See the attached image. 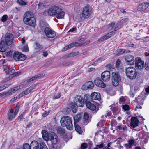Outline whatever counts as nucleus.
<instances>
[{
    "instance_id": "nucleus-1",
    "label": "nucleus",
    "mask_w": 149,
    "mask_h": 149,
    "mask_svg": "<svg viewBox=\"0 0 149 149\" xmlns=\"http://www.w3.org/2000/svg\"><path fill=\"white\" fill-rule=\"evenodd\" d=\"M23 21L26 24L34 27L36 24V19L34 15L31 12H26L24 14Z\"/></svg>"
},
{
    "instance_id": "nucleus-2",
    "label": "nucleus",
    "mask_w": 149,
    "mask_h": 149,
    "mask_svg": "<svg viewBox=\"0 0 149 149\" xmlns=\"http://www.w3.org/2000/svg\"><path fill=\"white\" fill-rule=\"evenodd\" d=\"M60 123L61 125L64 127H66L69 130L73 129V125L72 118L67 116H64L61 119Z\"/></svg>"
},
{
    "instance_id": "nucleus-3",
    "label": "nucleus",
    "mask_w": 149,
    "mask_h": 149,
    "mask_svg": "<svg viewBox=\"0 0 149 149\" xmlns=\"http://www.w3.org/2000/svg\"><path fill=\"white\" fill-rule=\"evenodd\" d=\"M31 149H48L45 144L43 142H38L36 141H32L30 143Z\"/></svg>"
},
{
    "instance_id": "nucleus-4",
    "label": "nucleus",
    "mask_w": 149,
    "mask_h": 149,
    "mask_svg": "<svg viewBox=\"0 0 149 149\" xmlns=\"http://www.w3.org/2000/svg\"><path fill=\"white\" fill-rule=\"evenodd\" d=\"M126 76L130 79H134L137 75V72L134 68L130 67L127 68L125 70Z\"/></svg>"
},
{
    "instance_id": "nucleus-5",
    "label": "nucleus",
    "mask_w": 149,
    "mask_h": 149,
    "mask_svg": "<svg viewBox=\"0 0 149 149\" xmlns=\"http://www.w3.org/2000/svg\"><path fill=\"white\" fill-rule=\"evenodd\" d=\"M121 80V77L118 72H113L112 73V83L114 86H117Z\"/></svg>"
},
{
    "instance_id": "nucleus-6",
    "label": "nucleus",
    "mask_w": 149,
    "mask_h": 149,
    "mask_svg": "<svg viewBox=\"0 0 149 149\" xmlns=\"http://www.w3.org/2000/svg\"><path fill=\"white\" fill-rule=\"evenodd\" d=\"M13 57L15 60L19 61H24L26 58V56L17 52L14 53Z\"/></svg>"
},
{
    "instance_id": "nucleus-7",
    "label": "nucleus",
    "mask_w": 149,
    "mask_h": 149,
    "mask_svg": "<svg viewBox=\"0 0 149 149\" xmlns=\"http://www.w3.org/2000/svg\"><path fill=\"white\" fill-rule=\"evenodd\" d=\"M91 13V11L88 6H86L83 8L82 12V15L84 19H87L89 18Z\"/></svg>"
},
{
    "instance_id": "nucleus-8",
    "label": "nucleus",
    "mask_w": 149,
    "mask_h": 149,
    "mask_svg": "<svg viewBox=\"0 0 149 149\" xmlns=\"http://www.w3.org/2000/svg\"><path fill=\"white\" fill-rule=\"evenodd\" d=\"M90 97L91 99L99 100L101 99L100 94L98 93L94 92L91 93L90 95H86L84 99L88 100L89 97Z\"/></svg>"
},
{
    "instance_id": "nucleus-9",
    "label": "nucleus",
    "mask_w": 149,
    "mask_h": 149,
    "mask_svg": "<svg viewBox=\"0 0 149 149\" xmlns=\"http://www.w3.org/2000/svg\"><path fill=\"white\" fill-rule=\"evenodd\" d=\"M44 31L46 36L49 38H53L56 35V33L54 31L48 27L45 28Z\"/></svg>"
},
{
    "instance_id": "nucleus-10",
    "label": "nucleus",
    "mask_w": 149,
    "mask_h": 149,
    "mask_svg": "<svg viewBox=\"0 0 149 149\" xmlns=\"http://www.w3.org/2000/svg\"><path fill=\"white\" fill-rule=\"evenodd\" d=\"M74 104L77 107H83L84 105V100L80 95H77L74 101Z\"/></svg>"
},
{
    "instance_id": "nucleus-11",
    "label": "nucleus",
    "mask_w": 149,
    "mask_h": 149,
    "mask_svg": "<svg viewBox=\"0 0 149 149\" xmlns=\"http://www.w3.org/2000/svg\"><path fill=\"white\" fill-rule=\"evenodd\" d=\"M134 62L136 68L140 70L143 68L144 66V62L140 58H136Z\"/></svg>"
},
{
    "instance_id": "nucleus-12",
    "label": "nucleus",
    "mask_w": 149,
    "mask_h": 149,
    "mask_svg": "<svg viewBox=\"0 0 149 149\" xmlns=\"http://www.w3.org/2000/svg\"><path fill=\"white\" fill-rule=\"evenodd\" d=\"M125 60L126 63L129 65H132L134 64L135 59L133 56L129 55L125 56Z\"/></svg>"
},
{
    "instance_id": "nucleus-13",
    "label": "nucleus",
    "mask_w": 149,
    "mask_h": 149,
    "mask_svg": "<svg viewBox=\"0 0 149 149\" xmlns=\"http://www.w3.org/2000/svg\"><path fill=\"white\" fill-rule=\"evenodd\" d=\"M85 39L84 38L80 39L79 40V42H73L70 44L69 45L66 46L65 47V48H64V50H66L72 47H74L82 46V44L79 43V42L81 40L83 41Z\"/></svg>"
},
{
    "instance_id": "nucleus-14",
    "label": "nucleus",
    "mask_w": 149,
    "mask_h": 149,
    "mask_svg": "<svg viewBox=\"0 0 149 149\" xmlns=\"http://www.w3.org/2000/svg\"><path fill=\"white\" fill-rule=\"evenodd\" d=\"M49 139L53 145L56 144L59 141L57 136L53 132H52L50 133V135Z\"/></svg>"
},
{
    "instance_id": "nucleus-15",
    "label": "nucleus",
    "mask_w": 149,
    "mask_h": 149,
    "mask_svg": "<svg viewBox=\"0 0 149 149\" xmlns=\"http://www.w3.org/2000/svg\"><path fill=\"white\" fill-rule=\"evenodd\" d=\"M13 40V35L10 33L6 34L5 38V43L7 45H11Z\"/></svg>"
},
{
    "instance_id": "nucleus-16",
    "label": "nucleus",
    "mask_w": 149,
    "mask_h": 149,
    "mask_svg": "<svg viewBox=\"0 0 149 149\" xmlns=\"http://www.w3.org/2000/svg\"><path fill=\"white\" fill-rule=\"evenodd\" d=\"M59 7L57 6H53L50 8L47 11H45V13L47 12L48 15H55Z\"/></svg>"
},
{
    "instance_id": "nucleus-17",
    "label": "nucleus",
    "mask_w": 149,
    "mask_h": 149,
    "mask_svg": "<svg viewBox=\"0 0 149 149\" xmlns=\"http://www.w3.org/2000/svg\"><path fill=\"white\" fill-rule=\"evenodd\" d=\"M119 22H118L116 24L117 26L115 28L114 31H112L106 35L108 39L114 35L116 33V31L118 30L123 26V25L122 24H121L120 25H119Z\"/></svg>"
},
{
    "instance_id": "nucleus-18",
    "label": "nucleus",
    "mask_w": 149,
    "mask_h": 149,
    "mask_svg": "<svg viewBox=\"0 0 149 149\" xmlns=\"http://www.w3.org/2000/svg\"><path fill=\"white\" fill-rule=\"evenodd\" d=\"M110 72L109 71H105L101 74L102 79L104 81H108L110 79Z\"/></svg>"
},
{
    "instance_id": "nucleus-19",
    "label": "nucleus",
    "mask_w": 149,
    "mask_h": 149,
    "mask_svg": "<svg viewBox=\"0 0 149 149\" xmlns=\"http://www.w3.org/2000/svg\"><path fill=\"white\" fill-rule=\"evenodd\" d=\"M86 104L87 107L92 111H95L97 112L98 110L95 105L89 101H86Z\"/></svg>"
},
{
    "instance_id": "nucleus-20",
    "label": "nucleus",
    "mask_w": 149,
    "mask_h": 149,
    "mask_svg": "<svg viewBox=\"0 0 149 149\" xmlns=\"http://www.w3.org/2000/svg\"><path fill=\"white\" fill-rule=\"evenodd\" d=\"M94 87V84L92 81H88L82 87V89L84 90L88 89H91Z\"/></svg>"
},
{
    "instance_id": "nucleus-21",
    "label": "nucleus",
    "mask_w": 149,
    "mask_h": 149,
    "mask_svg": "<svg viewBox=\"0 0 149 149\" xmlns=\"http://www.w3.org/2000/svg\"><path fill=\"white\" fill-rule=\"evenodd\" d=\"M94 83L97 86L102 88L106 87L105 84L99 78H97L95 80Z\"/></svg>"
},
{
    "instance_id": "nucleus-22",
    "label": "nucleus",
    "mask_w": 149,
    "mask_h": 149,
    "mask_svg": "<svg viewBox=\"0 0 149 149\" xmlns=\"http://www.w3.org/2000/svg\"><path fill=\"white\" fill-rule=\"evenodd\" d=\"M149 6V3L145 2L139 4L137 8V10L140 11H143L146 9Z\"/></svg>"
},
{
    "instance_id": "nucleus-23",
    "label": "nucleus",
    "mask_w": 149,
    "mask_h": 149,
    "mask_svg": "<svg viewBox=\"0 0 149 149\" xmlns=\"http://www.w3.org/2000/svg\"><path fill=\"white\" fill-rule=\"evenodd\" d=\"M139 120L136 117H132L131 119L130 125L132 127L135 128L138 126Z\"/></svg>"
},
{
    "instance_id": "nucleus-24",
    "label": "nucleus",
    "mask_w": 149,
    "mask_h": 149,
    "mask_svg": "<svg viewBox=\"0 0 149 149\" xmlns=\"http://www.w3.org/2000/svg\"><path fill=\"white\" fill-rule=\"evenodd\" d=\"M65 15V13L60 8H59L56 13L55 16L58 19H62L64 17Z\"/></svg>"
},
{
    "instance_id": "nucleus-25",
    "label": "nucleus",
    "mask_w": 149,
    "mask_h": 149,
    "mask_svg": "<svg viewBox=\"0 0 149 149\" xmlns=\"http://www.w3.org/2000/svg\"><path fill=\"white\" fill-rule=\"evenodd\" d=\"M33 87H30L19 95V97H21L24 95L28 94L33 89Z\"/></svg>"
},
{
    "instance_id": "nucleus-26",
    "label": "nucleus",
    "mask_w": 149,
    "mask_h": 149,
    "mask_svg": "<svg viewBox=\"0 0 149 149\" xmlns=\"http://www.w3.org/2000/svg\"><path fill=\"white\" fill-rule=\"evenodd\" d=\"M7 116L8 119L11 121L15 118V116L14 114L13 111L10 109L8 111Z\"/></svg>"
},
{
    "instance_id": "nucleus-27",
    "label": "nucleus",
    "mask_w": 149,
    "mask_h": 149,
    "mask_svg": "<svg viewBox=\"0 0 149 149\" xmlns=\"http://www.w3.org/2000/svg\"><path fill=\"white\" fill-rule=\"evenodd\" d=\"M7 45L4 42V41L2 40L0 43V51L1 52H4L7 49Z\"/></svg>"
},
{
    "instance_id": "nucleus-28",
    "label": "nucleus",
    "mask_w": 149,
    "mask_h": 149,
    "mask_svg": "<svg viewBox=\"0 0 149 149\" xmlns=\"http://www.w3.org/2000/svg\"><path fill=\"white\" fill-rule=\"evenodd\" d=\"M41 133L43 139L46 141L49 140V137L48 133L45 130H43L42 131Z\"/></svg>"
},
{
    "instance_id": "nucleus-29",
    "label": "nucleus",
    "mask_w": 149,
    "mask_h": 149,
    "mask_svg": "<svg viewBox=\"0 0 149 149\" xmlns=\"http://www.w3.org/2000/svg\"><path fill=\"white\" fill-rule=\"evenodd\" d=\"M144 100L141 96H139L135 100V102L138 105H142L143 103Z\"/></svg>"
},
{
    "instance_id": "nucleus-30",
    "label": "nucleus",
    "mask_w": 149,
    "mask_h": 149,
    "mask_svg": "<svg viewBox=\"0 0 149 149\" xmlns=\"http://www.w3.org/2000/svg\"><path fill=\"white\" fill-rule=\"evenodd\" d=\"M82 117V115L81 114L77 115L74 117V123H77L81 119Z\"/></svg>"
},
{
    "instance_id": "nucleus-31",
    "label": "nucleus",
    "mask_w": 149,
    "mask_h": 149,
    "mask_svg": "<svg viewBox=\"0 0 149 149\" xmlns=\"http://www.w3.org/2000/svg\"><path fill=\"white\" fill-rule=\"evenodd\" d=\"M75 130L80 134H81L82 132L80 127L79 126L77 123H75L74 124Z\"/></svg>"
},
{
    "instance_id": "nucleus-32",
    "label": "nucleus",
    "mask_w": 149,
    "mask_h": 149,
    "mask_svg": "<svg viewBox=\"0 0 149 149\" xmlns=\"http://www.w3.org/2000/svg\"><path fill=\"white\" fill-rule=\"evenodd\" d=\"M10 70L8 69L7 70V72H6L7 74L10 75V77H11V78H13V74L15 72V70L13 69H10Z\"/></svg>"
},
{
    "instance_id": "nucleus-33",
    "label": "nucleus",
    "mask_w": 149,
    "mask_h": 149,
    "mask_svg": "<svg viewBox=\"0 0 149 149\" xmlns=\"http://www.w3.org/2000/svg\"><path fill=\"white\" fill-rule=\"evenodd\" d=\"M35 45L36 46L35 47V49L36 52H38L42 49V47L39 44L36 43L35 44Z\"/></svg>"
},
{
    "instance_id": "nucleus-34",
    "label": "nucleus",
    "mask_w": 149,
    "mask_h": 149,
    "mask_svg": "<svg viewBox=\"0 0 149 149\" xmlns=\"http://www.w3.org/2000/svg\"><path fill=\"white\" fill-rule=\"evenodd\" d=\"M58 133L61 136L65 135V130L64 129L61 128H58L57 129Z\"/></svg>"
},
{
    "instance_id": "nucleus-35",
    "label": "nucleus",
    "mask_w": 149,
    "mask_h": 149,
    "mask_svg": "<svg viewBox=\"0 0 149 149\" xmlns=\"http://www.w3.org/2000/svg\"><path fill=\"white\" fill-rule=\"evenodd\" d=\"M127 51H126L125 50L123 49H119L116 51V52L115 53V54L116 55H120L121 54L125 53H127Z\"/></svg>"
},
{
    "instance_id": "nucleus-36",
    "label": "nucleus",
    "mask_w": 149,
    "mask_h": 149,
    "mask_svg": "<svg viewBox=\"0 0 149 149\" xmlns=\"http://www.w3.org/2000/svg\"><path fill=\"white\" fill-rule=\"evenodd\" d=\"M18 88H17V87L12 88L7 92L8 95H10L12 94V93L15 92L16 91L18 90Z\"/></svg>"
},
{
    "instance_id": "nucleus-37",
    "label": "nucleus",
    "mask_w": 149,
    "mask_h": 149,
    "mask_svg": "<svg viewBox=\"0 0 149 149\" xmlns=\"http://www.w3.org/2000/svg\"><path fill=\"white\" fill-rule=\"evenodd\" d=\"M105 146V145L102 143L99 144H98L93 149H102Z\"/></svg>"
},
{
    "instance_id": "nucleus-38",
    "label": "nucleus",
    "mask_w": 149,
    "mask_h": 149,
    "mask_svg": "<svg viewBox=\"0 0 149 149\" xmlns=\"http://www.w3.org/2000/svg\"><path fill=\"white\" fill-rule=\"evenodd\" d=\"M129 21V19L128 18H121V19L120 21H118V22H119V25H120L121 24H122L123 25V24H120V23H125L126 22Z\"/></svg>"
},
{
    "instance_id": "nucleus-39",
    "label": "nucleus",
    "mask_w": 149,
    "mask_h": 149,
    "mask_svg": "<svg viewBox=\"0 0 149 149\" xmlns=\"http://www.w3.org/2000/svg\"><path fill=\"white\" fill-rule=\"evenodd\" d=\"M89 118V115L86 113H85L84 114L83 121L84 122H87Z\"/></svg>"
},
{
    "instance_id": "nucleus-40",
    "label": "nucleus",
    "mask_w": 149,
    "mask_h": 149,
    "mask_svg": "<svg viewBox=\"0 0 149 149\" xmlns=\"http://www.w3.org/2000/svg\"><path fill=\"white\" fill-rule=\"evenodd\" d=\"M107 39H108V38L106 35L103 36L98 38V39L97 40V41L98 42H100L101 41H104L105 40H106Z\"/></svg>"
},
{
    "instance_id": "nucleus-41",
    "label": "nucleus",
    "mask_w": 149,
    "mask_h": 149,
    "mask_svg": "<svg viewBox=\"0 0 149 149\" xmlns=\"http://www.w3.org/2000/svg\"><path fill=\"white\" fill-rule=\"evenodd\" d=\"M113 114L115 115H117L119 113V111L117 107H115L113 109Z\"/></svg>"
},
{
    "instance_id": "nucleus-42",
    "label": "nucleus",
    "mask_w": 149,
    "mask_h": 149,
    "mask_svg": "<svg viewBox=\"0 0 149 149\" xmlns=\"http://www.w3.org/2000/svg\"><path fill=\"white\" fill-rule=\"evenodd\" d=\"M23 149H31L30 145L28 143H25L23 145Z\"/></svg>"
},
{
    "instance_id": "nucleus-43",
    "label": "nucleus",
    "mask_w": 149,
    "mask_h": 149,
    "mask_svg": "<svg viewBox=\"0 0 149 149\" xmlns=\"http://www.w3.org/2000/svg\"><path fill=\"white\" fill-rule=\"evenodd\" d=\"M42 75H43L42 74H39L37 75H35L32 77V78L33 79V81L36 79H40L41 77L42 76Z\"/></svg>"
},
{
    "instance_id": "nucleus-44",
    "label": "nucleus",
    "mask_w": 149,
    "mask_h": 149,
    "mask_svg": "<svg viewBox=\"0 0 149 149\" xmlns=\"http://www.w3.org/2000/svg\"><path fill=\"white\" fill-rule=\"evenodd\" d=\"M118 129L121 130H123L124 131H125L127 130V127L125 125H123L122 126H117Z\"/></svg>"
},
{
    "instance_id": "nucleus-45",
    "label": "nucleus",
    "mask_w": 149,
    "mask_h": 149,
    "mask_svg": "<svg viewBox=\"0 0 149 149\" xmlns=\"http://www.w3.org/2000/svg\"><path fill=\"white\" fill-rule=\"evenodd\" d=\"M115 24V22H113L109 24L108 28L109 29H112L114 26Z\"/></svg>"
},
{
    "instance_id": "nucleus-46",
    "label": "nucleus",
    "mask_w": 149,
    "mask_h": 149,
    "mask_svg": "<svg viewBox=\"0 0 149 149\" xmlns=\"http://www.w3.org/2000/svg\"><path fill=\"white\" fill-rule=\"evenodd\" d=\"M9 86L8 84H5L3 86L0 87V91L4 90L5 88H8Z\"/></svg>"
},
{
    "instance_id": "nucleus-47",
    "label": "nucleus",
    "mask_w": 149,
    "mask_h": 149,
    "mask_svg": "<svg viewBox=\"0 0 149 149\" xmlns=\"http://www.w3.org/2000/svg\"><path fill=\"white\" fill-rule=\"evenodd\" d=\"M8 17V16L6 15H4L2 17L1 21L3 22H5L7 20Z\"/></svg>"
},
{
    "instance_id": "nucleus-48",
    "label": "nucleus",
    "mask_w": 149,
    "mask_h": 149,
    "mask_svg": "<svg viewBox=\"0 0 149 149\" xmlns=\"http://www.w3.org/2000/svg\"><path fill=\"white\" fill-rule=\"evenodd\" d=\"M122 108L124 110L127 111L130 109V107L128 105H125L123 106Z\"/></svg>"
},
{
    "instance_id": "nucleus-49",
    "label": "nucleus",
    "mask_w": 149,
    "mask_h": 149,
    "mask_svg": "<svg viewBox=\"0 0 149 149\" xmlns=\"http://www.w3.org/2000/svg\"><path fill=\"white\" fill-rule=\"evenodd\" d=\"M17 2L21 5H25L26 3L22 0H17Z\"/></svg>"
},
{
    "instance_id": "nucleus-50",
    "label": "nucleus",
    "mask_w": 149,
    "mask_h": 149,
    "mask_svg": "<svg viewBox=\"0 0 149 149\" xmlns=\"http://www.w3.org/2000/svg\"><path fill=\"white\" fill-rule=\"evenodd\" d=\"M87 147V144L86 143H83L81 146V149H86Z\"/></svg>"
},
{
    "instance_id": "nucleus-51",
    "label": "nucleus",
    "mask_w": 149,
    "mask_h": 149,
    "mask_svg": "<svg viewBox=\"0 0 149 149\" xmlns=\"http://www.w3.org/2000/svg\"><path fill=\"white\" fill-rule=\"evenodd\" d=\"M121 61L120 59H118L116 61V68H118L120 64L121 63Z\"/></svg>"
},
{
    "instance_id": "nucleus-52",
    "label": "nucleus",
    "mask_w": 149,
    "mask_h": 149,
    "mask_svg": "<svg viewBox=\"0 0 149 149\" xmlns=\"http://www.w3.org/2000/svg\"><path fill=\"white\" fill-rule=\"evenodd\" d=\"M145 67V69L147 70H149V63L148 62H146Z\"/></svg>"
},
{
    "instance_id": "nucleus-53",
    "label": "nucleus",
    "mask_w": 149,
    "mask_h": 149,
    "mask_svg": "<svg viewBox=\"0 0 149 149\" xmlns=\"http://www.w3.org/2000/svg\"><path fill=\"white\" fill-rule=\"evenodd\" d=\"M29 50L28 47L27 45L24 47L22 49V51L26 52Z\"/></svg>"
},
{
    "instance_id": "nucleus-54",
    "label": "nucleus",
    "mask_w": 149,
    "mask_h": 149,
    "mask_svg": "<svg viewBox=\"0 0 149 149\" xmlns=\"http://www.w3.org/2000/svg\"><path fill=\"white\" fill-rule=\"evenodd\" d=\"M60 95L61 94L59 93L55 94L54 96V98L55 99L59 98L60 97Z\"/></svg>"
},
{
    "instance_id": "nucleus-55",
    "label": "nucleus",
    "mask_w": 149,
    "mask_h": 149,
    "mask_svg": "<svg viewBox=\"0 0 149 149\" xmlns=\"http://www.w3.org/2000/svg\"><path fill=\"white\" fill-rule=\"evenodd\" d=\"M3 69H4V71H5V73L7 72V71L8 69V70H10L8 66L7 65H4L3 66Z\"/></svg>"
},
{
    "instance_id": "nucleus-56",
    "label": "nucleus",
    "mask_w": 149,
    "mask_h": 149,
    "mask_svg": "<svg viewBox=\"0 0 149 149\" xmlns=\"http://www.w3.org/2000/svg\"><path fill=\"white\" fill-rule=\"evenodd\" d=\"M72 111L74 113H75L77 111V108L75 106L72 105L71 107Z\"/></svg>"
},
{
    "instance_id": "nucleus-57",
    "label": "nucleus",
    "mask_w": 149,
    "mask_h": 149,
    "mask_svg": "<svg viewBox=\"0 0 149 149\" xmlns=\"http://www.w3.org/2000/svg\"><path fill=\"white\" fill-rule=\"evenodd\" d=\"M45 6L44 4L42 3H40L38 5V8H42L43 7Z\"/></svg>"
},
{
    "instance_id": "nucleus-58",
    "label": "nucleus",
    "mask_w": 149,
    "mask_h": 149,
    "mask_svg": "<svg viewBox=\"0 0 149 149\" xmlns=\"http://www.w3.org/2000/svg\"><path fill=\"white\" fill-rule=\"evenodd\" d=\"M19 111V108L17 107H16L15 109V110L14 111V114L16 116V115L17 114L18 112Z\"/></svg>"
},
{
    "instance_id": "nucleus-59",
    "label": "nucleus",
    "mask_w": 149,
    "mask_h": 149,
    "mask_svg": "<svg viewBox=\"0 0 149 149\" xmlns=\"http://www.w3.org/2000/svg\"><path fill=\"white\" fill-rule=\"evenodd\" d=\"M20 74V72H17L16 73H14L13 74V77H15V76H18Z\"/></svg>"
},
{
    "instance_id": "nucleus-60",
    "label": "nucleus",
    "mask_w": 149,
    "mask_h": 149,
    "mask_svg": "<svg viewBox=\"0 0 149 149\" xmlns=\"http://www.w3.org/2000/svg\"><path fill=\"white\" fill-rule=\"evenodd\" d=\"M90 42V40H87L85 41L83 43H81L82 45V46H85V45H87L88 44H89Z\"/></svg>"
},
{
    "instance_id": "nucleus-61",
    "label": "nucleus",
    "mask_w": 149,
    "mask_h": 149,
    "mask_svg": "<svg viewBox=\"0 0 149 149\" xmlns=\"http://www.w3.org/2000/svg\"><path fill=\"white\" fill-rule=\"evenodd\" d=\"M48 52L47 51H44L43 52L42 55L44 57H47L48 55Z\"/></svg>"
},
{
    "instance_id": "nucleus-62",
    "label": "nucleus",
    "mask_w": 149,
    "mask_h": 149,
    "mask_svg": "<svg viewBox=\"0 0 149 149\" xmlns=\"http://www.w3.org/2000/svg\"><path fill=\"white\" fill-rule=\"evenodd\" d=\"M76 29V27H73L71 29L68 31V32H73Z\"/></svg>"
},
{
    "instance_id": "nucleus-63",
    "label": "nucleus",
    "mask_w": 149,
    "mask_h": 149,
    "mask_svg": "<svg viewBox=\"0 0 149 149\" xmlns=\"http://www.w3.org/2000/svg\"><path fill=\"white\" fill-rule=\"evenodd\" d=\"M125 101V99L123 97H121L119 99V101L120 102H123Z\"/></svg>"
},
{
    "instance_id": "nucleus-64",
    "label": "nucleus",
    "mask_w": 149,
    "mask_h": 149,
    "mask_svg": "<svg viewBox=\"0 0 149 149\" xmlns=\"http://www.w3.org/2000/svg\"><path fill=\"white\" fill-rule=\"evenodd\" d=\"M134 141L133 140H131L129 141V144L132 146V145L134 144Z\"/></svg>"
}]
</instances>
